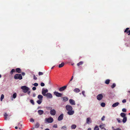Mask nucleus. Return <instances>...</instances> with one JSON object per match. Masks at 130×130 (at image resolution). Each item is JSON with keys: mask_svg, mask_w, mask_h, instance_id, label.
<instances>
[{"mask_svg": "<svg viewBox=\"0 0 130 130\" xmlns=\"http://www.w3.org/2000/svg\"><path fill=\"white\" fill-rule=\"evenodd\" d=\"M61 98L63 99V101L66 102L68 101V98L67 97L64 96L62 97Z\"/></svg>", "mask_w": 130, "mask_h": 130, "instance_id": "dca6fc26", "label": "nucleus"}, {"mask_svg": "<svg viewBox=\"0 0 130 130\" xmlns=\"http://www.w3.org/2000/svg\"><path fill=\"white\" fill-rule=\"evenodd\" d=\"M38 74L39 76L42 75L43 74V73L42 72H40L38 73Z\"/></svg>", "mask_w": 130, "mask_h": 130, "instance_id": "58836bf2", "label": "nucleus"}, {"mask_svg": "<svg viewBox=\"0 0 130 130\" xmlns=\"http://www.w3.org/2000/svg\"><path fill=\"white\" fill-rule=\"evenodd\" d=\"M122 111H123V112H125L126 111V109L125 108H123L122 109Z\"/></svg>", "mask_w": 130, "mask_h": 130, "instance_id": "79ce46f5", "label": "nucleus"}, {"mask_svg": "<svg viewBox=\"0 0 130 130\" xmlns=\"http://www.w3.org/2000/svg\"><path fill=\"white\" fill-rule=\"evenodd\" d=\"M106 126L105 124H102L101 125H100L99 126L100 127L101 129H104V130H106L105 127Z\"/></svg>", "mask_w": 130, "mask_h": 130, "instance_id": "ddd939ff", "label": "nucleus"}, {"mask_svg": "<svg viewBox=\"0 0 130 130\" xmlns=\"http://www.w3.org/2000/svg\"><path fill=\"white\" fill-rule=\"evenodd\" d=\"M85 92L84 91H82V94L84 95V96H85Z\"/></svg>", "mask_w": 130, "mask_h": 130, "instance_id": "864d4df0", "label": "nucleus"}, {"mask_svg": "<svg viewBox=\"0 0 130 130\" xmlns=\"http://www.w3.org/2000/svg\"><path fill=\"white\" fill-rule=\"evenodd\" d=\"M49 84H51V82L50 81H49Z\"/></svg>", "mask_w": 130, "mask_h": 130, "instance_id": "69168bd1", "label": "nucleus"}, {"mask_svg": "<svg viewBox=\"0 0 130 130\" xmlns=\"http://www.w3.org/2000/svg\"><path fill=\"white\" fill-rule=\"evenodd\" d=\"M119 103L118 102L115 103L112 105V106L113 107H115L118 106L119 105Z\"/></svg>", "mask_w": 130, "mask_h": 130, "instance_id": "6ab92c4d", "label": "nucleus"}, {"mask_svg": "<svg viewBox=\"0 0 130 130\" xmlns=\"http://www.w3.org/2000/svg\"><path fill=\"white\" fill-rule=\"evenodd\" d=\"M74 91L75 92L77 93L79 92L80 90L78 88H76L74 90Z\"/></svg>", "mask_w": 130, "mask_h": 130, "instance_id": "412c9836", "label": "nucleus"}, {"mask_svg": "<svg viewBox=\"0 0 130 130\" xmlns=\"http://www.w3.org/2000/svg\"><path fill=\"white\" fill-rule=\"evenodd\" d=\"M101 105L102 107H104L105 106V104L104 103H102L101 104Z\"/></svg>", "mask_w": 130, "mask_h": 130, "instance_id": "c9c22d12", "label": "nucleus"}, {"mask_svg": "<svg viewBox=\"0 0 130 130\" xmlns=\"http://www.w3.org/2000/svg\"><path fill=\"white\" fill-rule=\"evenodd\" d=\"M92 121L91 120V119L90 118H87L86 120V123L87 124H89L90 123H91Z\"/></svg>", "mask_w": 130, "mask_h": 130, "instance_id": "2eb2a0df", "label": "nucleus"}, {"mask_svg": "<svg viewBox=\"0 0 130 130\" xmlns=\"http://www.w3.org/2000/svg\"><path fill=\"white\" fill-rule=\"evenodd\" d=\"M69 102L70 104L72 105H75V104L74 101L72 99H70L69 100Z\"/></svg>", "mask_w": 130, "mask_h": 130, "instance_id": "4468645a", "label": "nucleus"}, {"mask_svg": "<svg viewBox=\"0 0 130 130\" xmlns=\"http://www.w3.org/2000/svg\"><path fill=\"white\" fill-rule=\"evenodd\" d=\"M43 96L41 95H39L38 96V98L39 100H43Z\"/></svg>", "mask_w": 130, "mask_h": 130, "instance_id": "aec40b11", "label": "nucleus"}, {"mask_svg": "<svg viewBox=\"0 0 130 130\" xmlns=\"http://www.w3.org/2000/svg\"><path fill=\"white\" fill-rule=\"evenodd\" d=\"M116 85L115 83H113L112 85L111 86V87L112 88H113L116 86Z\"/></svg>", "mask_w": 130, "mask_h": 130, "instance_id": "e433bc0d", "label": "nucleus"}, {"mask_svg": "<svg viewBox=\"0 0 130 130\" xmlns=\"http://www.w3.org/2000/svg\"><path fill=\"white\" fill-rule=\"evenodd\" d=\"M36 95L34 93L33 94V97H35L36 96Z\"/></svg>", "mask_w": 130, "mask_h": 130, "instance_id": "4d7b16f0", "label": "nucleus"}, {"mask_svg": "<svg viewBox=\"0 0 130 130\" xmlns=\"http://www.w3.org/2000/svg\"><path fill=\"white\" fill-rule=\"evenodd\" d=\"M22 126V124L20 125V123H19V125H18V126L19 127V129H21V128H20V127H21Z\"/></svg>", "mask_w": 130, "mask_h": 130, "instance_id": "37998d69", "label": "nucleus"}, {"mask_svg": "<svg viewBox=\"0 0 130 130\" xmlns=\"http://www.w3.org/2000/svg\"><path fill=\"white\" fill-rule=\"evenodd\" d=\"M63 114H61L58 117V120L59 121H60L62 120L63 118Z\"/></svg>", "mask_w": 130, "mask_h": 130, "instance_id": "f8f14e48", "label": "nucleus"}, {"mask_svg": "<svg viewBox=\"0 0 130 130\" xmlns=\"http://www.w3.org/2000/svg\"><path fill=\"white\" fill-rule=\"evenodd\" d=\"M76 127V126L75 124L72 125L71 127V128L72 129H75Z\"/></svg>", "mask_w": 130, "mask_h": 130, "instance_id": "b1692460", "label": "nucleus"}, {"mask_svg": "<svg viewBox=\"0 0 130 130\" xmlns=\"http://www.w3.org/2000/svg\"><path fill=\"white\" fill-rule=\"evenodd\" d=\"M129 28H126L124 31L125 33H126V34H128V35H130V30H128Z\"/></svg>", "mask_w": 130, "mask_h": 130, "instance_id": "1a4fd4ad", "label": "nucleus"}, {"mask_svg": "<svg viewBox=\"0 0 130 130\" xmlns=\"http://www.w3.org/2000/svg\"><path fill=\"white\" fill-rule=\"evenodd\" d=\"M110 80L109 79H107L106 80L105 82V83L107 84H109Z\"/></svg>", "mask_w": 130, "mask_h": 130, "instance_id": "cd10ccee", "label": "nucleus"}, {"mask_svg": "<svg viewBox=\"0 0 130 130\" xmlns=\"http://www.w3.org/2000/svg\"><path fill=\"white\" fill-rule=\"evenodd\" d=\"M40 85L41 86L43 87L44 86L45 84L44 83L42 82L41 83Z\"/></svg>", "mask_w": 130, "mask_h": 130, "instance_id": "a19ab883", "label": "nucleus"}, {"mask_svg": "<svg viewBox=\"0 0 130 130\" xmlns=\"http://www.w3.org/2000/svg\"><path fill=\"white\" fill-rule=\"evenodd\" d=\"M34 85L36 87H37L38 86V84L37 83H35L34 84Z\"/></svg>", "mask_w": 130, "mask_h": 130, "instance_id": "a18cd8bd", "label": "nucleus"}, {"mask_svg": "<svg viewBox=\"0 0 130 130\" xmlns=\"http://www.w3.org/2000/svg\"><path fill=\"white\" fill-rule=\"evenodd\" d=\"M105 116H103L101 118V120L102 121H104L105 120Z\"/></svg>", "mask_w": 130, "mask_h": 130, "instance_id": "c03bdc74", "label": "nucleus"}, {"mask_svg": "<svg viewBox=\"0 0 130 130\" xmlns=\"http://www.w3.org/2000/svg\"><path fill=\"white\" fill-rule=\"evenodd\" d=\"M127 120V118L126 117L123 118L122 120V122L123 123H125L126 122Z\"/></svg>", "mask_w": 130, "mask_h": 130, "instance_id": "4be33fe9", "label": "nucleus"}, {"mask_svg": "<svg viewBox=\"0 0 130 130\" xmlns=\"http://www.w3.org/2000/svg\"><path fill=\"white\" fill-rule=\"evenodd\" d=\"M46 108L47 109H52L51 107H47Z\"/></svg>", "mask_w": 130, "mask_h": 130, "instance_id": "09e8293b", "label": "nucleus"}, {"mask_svg": "<svg viewBox=\"0 0 130 130\" xmlns=\"http://www.w3.org/2000/svg\"><path fill=\"white\" fill-rule=\"evenodd\" d=\"M120 116L123 118L126 117V114L124 113L123 112L121 113H120Z\"/></svg>", "mask_w": 130, "mask_h": 130, "instance_id": "5701e85b", "label": "nucleus"}, {"mask_svg": "<svg viewBox=\"0 0 130 130\" xmlns=\"http://www.w3.org/2000/svg\"><path fill=\"white\" fill-rule=\"evenodd\" d=\"M34 120L32 118H31V119H30V122H34Z\"/></svg>", "mask_w": 130, "mask_h": 130, "instance_id": "3c124183", "label": "nucleus"}, {"mask_svg": "<svg viewBox=\"0 0 130 130\" xmlns=\"http://www.w3.org/2000/svg\"><path fill=\"white\" fill-rule=\"evenodd\" d=\"M15 72V70L14 69H12L11 71H10V74L12 75L13 74V72Z\"/></svg>", "mask_w": 130, "mask_h": 130, "instance_id": "473e14b6", "label": "nucleus"}, {"mask_svg": "<svg viewBox=\"0 0 130 130\" xmlns=\"http://www.w3.org/2000/svg\"><path fill=\"white\" fill-rule=\"evenodd\" d=\"M112 128L113 129H114V127H112Z\"/></svg>", "mask_w": 130, "mask_h": 130, "instance_id": "774afa93", "label": "nucleus"}, {"mask_svg": "<svg viewBox=\"0 0 130 130\" xmlns=\"http://www.w3.org/2000/svg\"><path fill=\"white\" fill-rule=\"evenodd\" d=\"M94 130H99V128L98 126L96 125L94 128Z\"/></svg>", "mask_w": 130, "mask_h": 130, "instance_id": "f704fd0d", "label": "nucleus"}, {"mask_svg": "<svg viewBox=\"0 0 130 130\" xmlns=\"http://www.w3.org/2000/svg\"><path fill=\"white\" fill-rule=\"evenodd\" d=\"M34 79L35 80H36L37 79V77L35 76V75H34Z\"/></svg>", "mask_w": 130, "mask_h": 130, "instance_id": "603ef678", "label": "nucleus"}, {"mask_svg": "<svg viewBox=\"0 0 130 130\" xmlns=\"http://www.w3.org/2000/svg\"><path fill=\"white\" fill-rule=\"evenodd\" d=\"M45 130H50V129H49L47 128L45 129Z\"/></svg>", "mask_w": 130, "mask_h": 130, "instance_id": "0e129e2a", "label": "nucleus"}, {"mask_svg": "<svg viewBox=\"0 0 130 130\" xmlns=\"http://www.w3.org/2000/svg\"><path fill=\"white\" fill-rule=\"evenodd\" d=\"M66 109L68 111L67 112V114L70 115H73L74 113V111L72 110L73 108L70 105H68L66 106Z\"/></svg>", "mask_w": 130, "mask_h": 130, "instance_id": "f257e3e1", "label": "nucleus"}, {"mask_svg": "<svg viewBox=\"0 0 130 130\" xmlns=\"http://www.w3.org/2000/svg\"><path fill=\"white\" fill-rule=\"evenodd\" d=\"M14 78L16 79L21 80L22 79V77L21 74H16L14 75Z\"/></svg>", "mask_w": 130, "mask_h": 130, "instance_id": "7ed1b4c3", "label": "nucleus"}, {"mask_svg": "<svg viewBox=\"0 0 130 130\" xmlns=\"http://www.w3.org/2000/svg\"><path fill=\"white\" fill-rule=\"evenodd\" d=\"M45 120L48 123H51L53 122V119L52 118L50 117L48 118H45Z\"/></svg>", "mask_w": 130, "mask_h": 130, "instance_id": "20e7f679", "label": "nucleus"}, {"mask_svg": "<svg viewBox=\"0 0 130 130\" xmlns=\"http://www.w3.org/2000/svg\"><path fill=\"white\" fill-rule=\"evenodd\" d=\"M38 112L39 115H41L43 113V110H40L38 111Z\"/></svg>", "mask_w": 130, "mask_h": 130, "instance_id": "a211bd4d", "label": "nucleus"}, {"mask_svg": "<svg viewBox=\"0 0 130 130\" xmlns=\"http://www.w3.org/2000/svg\"><path fill=\"white\" fill-rule=\"evenodd\" d=\"M39 126L40 124L38 122H37L36 123V124H35V128H37L39 127Z\"/></svg>", "mask_w": 130, "mask_h": 130, "instance_id": "a878e982", "label": "nucleus"}, {"mask_svg": "<svg viewBox=\"0 0 130 130\" xmlns=\"http://www.w3.org/2000/svg\"><path fill=\"white\" fill-rule=\"evenodd\" d=\"M67 86H65L61 87L60 88L59 90L60 91H62L64 90L67 88Z\"/></svg>", "mask_w": 130, "mask_h": 130, "instance_id": "9d476101", "label": "nucleus"}, {"mask_svg": "<svg viewBox=\"0 0 130 130\" xmlns=\"http://www.w3.org/2000/svg\"><path fill=\"white\" fill-rule=\"evenodd\" d=\"M117 130H121V129H120L119 128H117L116 129Z\"/></svg>", "mask_w": 130, "mask_h": 130, "instance_id": "13d9d810", "label": "nucleus"}, {"mask_svg": "<svg viewBox=\"0 0 130 130\" xmlns=\"http://www.w3.org/2000/svg\"><path fill=\"white\" fill-rule=\"evenodd\" d=\"M34 129V127H33V128H31V130H33V129Z\"/></svg>", "mask_w": 130, "mask_h": 130, "instance_id": "e2e57ef3", "label": "nucleus"}, {"mask_svg": "<svg viewBox=\"0 0 130 130\" xmlns=\"http://www.w3.org/2000/svg\"><path fill=\"white\" fill-rule=\"evenodd\" d=\"M42 100H39L37 101V102L39 104H41L42 101Z\"/></svg>", "mask_w": 130, "mask_h": 130, "instance_id": "c85d7f7f", "label": "nucleus"}, {"mask_svg": "<svg viewBox=\"0 0 130 130\" xmlns=\"http://www.w3.org/2000/svg\"><path fill=\"white\" fill-rule=\"evenodd\" d=\"M15 128L16 129H17L18 128V127L17 126H15Z\"/></svg>", "mask_w": 130, "mask_h": 130, "instance_id": "052dcab7", "label": "nucleus"}, {"mask_svg": "<svg viewBox=\"0 0 130 130\" xmlns=\"http://www.w3.org/2000/svg\"><path fill=\"white\" fill-rule=\"evenodd\" d=\"M117 120L118 123H120L121 122V121L120 120V119L119 118H117Z\"/></svg>", "mask_w": 130, "mask_h": 130, "instance_id": "ea45409f", "label": "nucleus"}, {"mask_svg": "<svg viewBox=\"0 0 130 130\" xmlns=\"http://www.w3.org/2000/svg\"><path fill=\"white\" fill-rule=\"evenodd\" d=\"M54 94L56 96L58 97H61L62 96V94L59 93L57 91H55L54 92Z\"/></svg>", "mask_w": 130, "mask_h": 130, "instance_id": "39448f33", "label": "nucleus"}, {"mask_svg": "<svg viewBox=\"0 0 130 130\" xmlns=\"http://www.w3.org/2000/svg\"><path fill=\"white\" fill-rule=\"evenodd\" d=\"M21 88L23 90V92L24 93H26L30 89L28 87L25 86L21 87Z\"/></svg>", "mask_w": 130, "mask_h": 130, "instance_id": "f03ea898", "label": "nucleus"}, {"mask_svg": "<svg viewBox=\"0 0 130 130\" xmlns=\"http://www.w3.org/2000/svg\"><path fill=\"white\" fill-rule=\"evenodd\" d=\"M17 94L16 93H14L13 95V97L14 99H15L17 97Z\"/></svg>", "mask_w": 130, "mask_h": 130, "instance_id": "2f4dec72", "label": "nucleus"}, {"mask_svg": "<svg viewBox=\"0 0 130 130\" xmlns=\"http://www.w3.org/2000/svg\"><path fill=\"white\" fill-rule=\"evenodd\" d=\"M4 95L3 94H2L1 95L0 99L1 101H2L4 99Z\"/></svg>", "mask_w": 130, "mask_h": 130, "instance_id": "c756f323", "label": "nucleus"}, {"mask_svg": "<svg viewBox=\"0 0 130 130\" xmlns=\"http://www.w3.org/2000/svg\"><path fill=\"white\" fill-rule=\"evenodd\" d=\"M30 91H28V93L29 94H30Z\"/></svg>", "mask_w": 130, "mask_h": 130, "instance_id": "680f3d73", "label": "nucleus"}, {"mask_svg": "<svg viewBox=\"0 0 130 130\" xmlns=\"http://www.w3.org/2000/svg\"><path fill=\"white\" fill-rule=\"evenodd\" d=\"M49 99H51L52 98L53 96L52 94L50 93H47L46 94V95L45 96Z\"/></svg>", "mask_w": 130, "mask_h": 130, "instance_id": "6e6552de", "label": "nucleus"}, {"mask_svg": "<svg viewBox=\"0 0 130 130\" xmlns=\"http://www.w3.org/2000/svg\"><path fill=\"white\" fill-rule=\"evenodd\" d=\"M22 75L24 76L25 75V73L24 72H22Z\"/></svg>", "mask_w": 130, "mask_h": 130, "instance_id": "6e6d98bb", "label": "nucleus"}, {"mask_svg": "<svg viewBox=\"0 0 130 130\" xmlns=\"http://www.w3.org/2000/svg\"><path fill=\"white\" fill-rule=\"evenodd\" d=\"M56 113V111L55 110L51 109L50 111V114L54 116Z\"/></svg>", "mask_w": 130, "mask_h": 130, "instance_id": "9b49d317", "label": "nucleus"}, {"mask_svg": "<svg viewBox=\"0 0 130 130\" xmlns=\"http://www.w3.org/2000/svg\"><path fill=\"white\" fill-rule=\"evenodd\" d=\"M83 63V62L82 61H80V62H79V63H78L77 64V66H79L80 65H81Z\"/></svg>", "mask_w": 130, "mask_h": 130, "instance_id": "72a5a7b5", "label": "nucleus"}, {"mask_svg": "<svg viewBox=\"0 0 130 130\" xmlns=\"http://www.w3.org/2000/svg\"><path fill=\"white\" fill-rule=\"evenodd\" d=\"M36 88L35 87H33L32 88V89L33 90H36Z\"/></svg>", "mask_w": 130, "mask_h": 130, "instance_id": "8fccbe9b", "label": "nucleus"}, {"mask_svg": "<svg viewBox=\"0 0 130 130\" xmlns=\"http://www.w3.org/2000/svg\"><path fill=\"white\" fill-rule=\"evenodd\" d=\"M96 98L98 100H100L102 99L103 95L102 94H100L97 96Z\"/></svg>", "mask_w": 130, "mask_h": 130, "instance_id": "0eeeda50", "label": "nucleus"}, {"mask_svg": "<svg viewBox=\"0 0 130 130\" xmlns=\"http://www.w3.org/2000/svg\"><path fill=\"white\" fill-rule=\"evenodd\" d=\"M4 116L5 117V120H7V117L8 116V115L6 113H5L4 115Z\"/></svg>", "mask_w": 130, "mask_h": 130, "instance_id": "7c9ffc66", "label": "nucleus"}, {"mask_svg": "<svg viewBox=\"0 0 130 130\" xmlns=\"http://www.w3.org/2000/svg\"><path fill=\"white\" fill-rule=\"evenodd\" d=\"M57 124H54L53 126V127H54V128H57Z\"/></svg>", "mask_w": 130, "mask_h": 130, "instance_id": "49530a36", "label": "nucleus"}, {"mask_svg": "<svg viewBox=\"0 0 130 130\" xmlns=\"http://www.w3.org/2000/svg\"><path fill=\"white\" fill-rule=\"evenodd\" d=\"M126 102V101L125 99H124L122 101V102L123 103H125Z\"/></svg>", "mask_w": 130, "mask_h": 130, "instance_id": "de8ad7c7", "label": "nucleus"}, {"mask_svg": "<svg viewBox=\"0 0 130 130\" xmlns=\"http://www.w3.org/2000/svg\"><path fill=\"white\" fill-rule=\"evenodd\" d=\"M48 91V90L47 89H45L44 88H43L42 90V94L44 96H45L46 94V93Z\"/></svg>", "mask_w": 130, "mask_h": 130, "instance_id": "423d86ee", "label": "nucleus"}, {"mask_svg": "<svg viewBox=\"0 0 130 130\" xmlns=\"http://www.w3.org/2000/svg\"><path fill=\"white\" fill-rule=\"evenodd\" d=\"M61 129H63L64 130H66L67 129V127L65 125L62 126L61 128Z\"/></svg>", "mask_w": 130, "mask_h": 130, "instance_id": "bb28decb", "label": "nucleus"}, {"mask_svg": "<svg viewBox=\"0 0 130 130\" xmlns=\"http://www.w3.org/2000/svg\"><path fill=\"white\" fill-rule=\"evenodd\" d=\"M64 62H62L61 64H59V67L60 68L64 66Z\"/></svg>", "mask_w": 130, "mask_h": 130, "instance_id": "393cba45", "label": "nucleus"}, {"mask_svg": "<svg viewBox=\"0 0 130 130\" xmlns=\"http://www.w3.org/2000/svg\"><path fill=\"white\" fill-rule=\"evenodd\" d=\"M88 130H91V128H89L88 129Z\"/></svg>", "mask_w": 130, "mask_h": 130, "instance_id": "bf43d9fd", "label": "nucleus"}, {"mask_svg": "<svg viewBox=\"0 0 130 130\" xmlns=\"http://www.w3.org/2000/svg\"><path fill=\"white\" fill-rule=\"evenodd\" d=\"M54 66H53V67H52V68H51V69H53V68H54Z\"/></svg>", "mask_w": 130, "mask_h": 130, "instance_id": "338daca9", "label": "nucleus"}, {"mask_svg": "<svg viewBox=\"0 0 130 130\" xmlns=\"http://www.w3.org/2000/svg\"><path fill=\"white\" fill-rule=\"evenodd\" d=\"M16 72L19 73H20L21 72V70L20 68H18L15 69Z\"/></svg>", "mask_w": 130, "mask_h": 130, "instance_id": "f3484780", "label": "nucleus"}, {"mask_svg": "<svg viewBox=\"0 0 130 130\" xmlns=\"http://www.w3.org/2000/svg\"><path fill=\"white\" fill-rule=\"evenodd\" d=\"M73 78V76H72V77L71 78V79L70 80V82L72 80Z\"/></svg>", "mask_w": 130, "mask_h": 130, "instance_id": "5fc2aeb1", "label": "nucleus"}, {"mask_svg": "<svg viewBox=\"0 0 130 130\" xmlns=\"http://www.w3.org/2000/svg\"><path fill=\"white\" fill-rule=\"evenodd\" d=\"M30 103L33 105H34L35 104L34 102V101L33 100H30Z\"/></svg>", "mask_w": 130, "mask_h": 130, "instance_id": "4c0bfd02", "label": "nucleus"}]
</instances>
